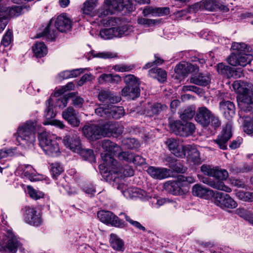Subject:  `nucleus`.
Masks as SVG:
<instances>
[{"label":"nucleus","mask_w":253,"mask_h":253,"mask_svg":"<svg viewBox=\"0 0 253 253\" xmlns=\"http://www.w3.org/2000/svg\"><path fill=\"white\" fill-rule=\"evenodd\" d=\"M103 163L99 168L102 176L106 181H115L118 177L117 174L121 173L125 176H131L134 174V171L131 167L126 165L123 168L121 167L114 158L106 154L102 155Z\"/></svg>","instance_id":"f257e3e1"},{"label":"nucleus","mask_w":253,"mask_h":253,"mask_svg":"<svg viewBox=\"0 0 253 253\" xmlns=\"http://www.w3.org/2000/svg\"><path fill=\"white\" fill-rule=\"evenodd\" d=\"M234 90L238 93L237 101L239 108V115L240 117H245V114L253 113V98L250 90L244 86L243 83L240 81L234 82L232 84Z\"/></svg>","instance_id":"f03ea898"},{"label":"nucleus","mask_w":253,"mask_h":253,"mask_svg":"<svg viewBox=\"0 0 253 253\" xmlns=\"http://www.w3.org/2000/svg\"><path fill=\"white\" fill-rule=\"evenodd\" d=\"M37 121L30 120L19 126L16 133V141L25 149L34 147L36 140L35 130Z\"/></svg>","instance_id":"7ed1b4c3"},{"label":"nucleus","mask_w":253,"mask_h":253,"mask_svg":"<svg viewBox=\"0 0 253 253\" xmlns=\"http://www.w3.org/2000/svg\"><path fill=\"white\" fill-rule=\"evenodd\" d=\"M247 45L244 43L234 42L231 46V49L234 50L227 58L228 63L233 66H246L253 59V56L247 54Z\"/></svg>","instance_id":"20e7f679"},{"label":"nucleus","mask_w":253,"mask_h":253,"mask_svg":"<svg viewBox=\"0 0 253 253\" xmlns=\"http://www.w3.org/2000/svg\"><path fill=\"white\" fill-rule=\"evenodd\" d=\"M39 145L45 153L49 156H58L60 149L58 143L53 137L46 131L39 133L38 136Z\"/></svg>","instance_id":"39448f33"},{"label":"nucleus","mask_w":253,"mask_h":253,"mask_svg":"<svg viewBox=\"0 0 253 253\" xmlns=\"http://www.w3.org/2000/svg\"><path fill=\"white\" fill-rule=\"evenodd\" d=\"M228 176V173L225 169H214L212 170V177L217 180L213 181L211 178L206 177L203 178V182L211 187L218 190L227 193L231 192V189L225 185L222 180H225Z\"/></svg>","instance_id":"423d86ee"},{"label":"nucleus","mask_w":253,"mask_h":253,"mask_svg":"<svg viewBox=\"0 0 253 253\" xmlns=\"http://www.w3.org/2000/svg\"><path fill=\"white\" fill-rule=\"evenodd\" d=\"M170 129L176 135L188 136L195 131V125L191 122H181L179 120L174 121L169 124Z\"/></svg>","instance_id":"0eeeda50"},{"label":"nucleus","mask_w":253,"mask_h":253,"mask_svg":"<svg viewBox=\"0 0 253 253\" xmlns=\"http://www.w3.org/2000/svg\"><path fill=\"white\" fill-rule=\"evenodd\" d=\"M212 201L222 209H235L238 205L236 202L229 195L219 192H215L213 194Z\"/></svg>","instance_id":"6e6552de"},{"label":"nucleus","mask_w":253,"mask_h":253,"mask_svg":"<svg viewBox=\"0 0 253 253\" xmlns=\"http://www.w3.org/2000/svg\"><path fill=\"white\" fill-rule=\"evenodd\" d=\"M83 133L85 137L89 141H94L105 137L104 126H99L88 124L83 128Z\"/></svg>","instance_id":"1a4fd4ad"},{"label":"nucleus","mask_w":253,"mask_h":253,"mask_svg":"<svg viewBox=\"0 0 253 253\" xmlns=\"http://www.w3.org/2000/svg\"><path fill=\"white\" fill-rule=\"evenodd\" d=\"M97 216L103 223L111 224L119 228L125 226V222L115 215L113 212L108 211H101L98 212Z\"/></svg>","instance_id":"9d476101"},{"label":"nucleus","mask_w":253,"mask_h":253,"mask_svg":"<svg viewBox=\"0 0 253 253\" xmlns=\"http://www.w3.org/2000/svg\"><path fill=\"white\" fill-rule=\"evenodd\" d=\"M123 0H105V4L98 9L99 17L113 14L114 10H121L123 8Z\"/></svg>","instance_id":"9b49d317"},{"label":"nucleus","mask_w":253,"mask_h":253,"mask_svg":"<svg viewBox=\"0 0 253 253\" xmlns=\"http://www.w3.org/2000/svg\"><path fill=\"white\" fill-rule=\"evenodd\" d=\"M24 209V219L27 223L34 226H39L42 223V216L35 208L26 207Z\"/></svg>","instance_id":"f8f14e48"},{"label":"nucleus","mask_w":253,"mask_h":253,"mask_svg":"<svg viewBox=\"0 0 253 253\" xmlns=\"http://www.w3.org/2000/svg\"><path fill=\"white\" fill-rule=\"evenodd\" d=\"M4 240V250L8 253H16L21 246V243L10 230L7 231Z\"/></svg>","instance_id":"ddd939ff"},{"label":"nucleus","mask_w":253,"mask_h":253,"mask_svg":"<svg viewBox=\"0 0 253 253\" xmlns=\"http://www.w3.org/2000/svg\"><path fill=\"white\" fill-rule=\"evenodd\" d=\"M65 145L74 152L81 151L82 146L80 136L74 131H70L63 138Z\"/></svg>","instance_id":"4468645a"},{"label":"nucleus","mask_w":253,"mask_h":253,"mask_svg":"<svg viewBox=\"0 0 253 253\" xmlns=\"http://www.w3.org/2000/svg\"><path fill=\"white\" fill-rule=\"evenodd\" d=\"M232 135L231 126L230 124H227L223 128L221 133L213 141L217 145L220 149L226 150L227 148L228 141Z\"/></svg>","instance_id":"2eb2a0df"},{"label":"nucleus","mask_w":253,"mask_h":253,"mask_svg":"<svg viewBox=\"0 0 253 253\" xmlns=\"http://www.w3.org/2000/svg\"><path fill=\"white\" fill-rule=\"evenodd\" d=\"M212 112L206 106H201L197 108L195 121L203 127H208L210 119Z\"/></svg>","instance_id":"dca6fc26"},{"label":"nucleus","mask_w":253,"mask_h":253,"mask_svg":"<svg viewBox=\"0 0 253 253\" xmlns=\"http://www.w3.org/2000/svg\"><path fill=\"white\" fill-rule=\"evenodd\" d=\"M169 150L177 157H185V146L180 143L179 140L174 138H169L165 142Z\"/></svg>","instance_id":"f3484780"},{"label":"nucleus","mask_w":253,"mask_h":253,"mask_svg":"<svg viewBox=\"0 0 253 253\" xmlns=\"http://www.w3.org/2000/svg\"><path fill=\"white\" fill-rule=\"evenodd\" d=\"M55 27L60 32H66L72 28V21L65 14L58 16L54 24Z\"/></svg>","instance_id":"a211bd4d"},{"label":"nucleus","mask_w":253,"mask_h":253,"mask_svg":"<svg viewBox=\"0 0 253 253\" xmlns=\"http://www.w3.org/2000/svg\"><path fill=\"white\" fill-rule=\"evenodd\" d=\"M100 143L102 148L105 150L104 153L101 154V157L103 154H106L113 158L112 155H117L118 152L121 151V148L119 145L109 140L104 139L100 142Z\"/></svg>","instance_id":"6ab92c4d"},{"label":"nucleus","mask_w":253,"mask_h":253,"mask_svg":"<svg viewBox=\"0 0 253 253\" xmlns=\"http://www.w3.org/2000/svg\"><path fill=\"white\" fill-rule=\"evenodd\" d=\"M147 171L151 177L155 179H164L170 175V169L166 168L149 167Z\"/></svg>","instance_id":"aec40b11"},{"label":"nucleus","mask_w":253,"mask_h":253,"mask_svg":"<svg viewBox=\"0 0 253 253\" xmlns=\"http://www.w3.org/2000/svg\"><path fill=\"white\" fill-rule=\"evenodd\" d=\"M193 195L205 199H209L211 196L213 197L215 192L212 190L206 188L203 185L196 184L193 185L192 189Z\"/></svg>","instance_id":"412c9836"},{"label":"nucleus","mask_w":253,"mask_h":253,"mask_svg":"<svg viewBox=\"0 0 253 253\" xmlns=\"http://www.w3.org/2000/svg\"><path fill=\"white\" fill-rule=\"evenodd\" d=\"M22 11V7L14 6L7 7L0 5V16H2L7 20L8 17H17L20 15Z\"/></svg>","instance_id":"4be33fe9"},{"label":"nucleus","mask_w":253,"mask_h":253,"mask_svg":"<svg viewBox=\"0 0 253 253\" xmlns=\"http://www.w3.org/2000/svg\"><path fill=\"white\" fill-rule=\"evenodd\" d=\"M62 117L73 126H78L80 120L77 118V113L72 107H69L62 112Z\"/></svg>","instance_id":"5701e85b"},{"label":"nucleus","mask_w":253,"mask_h":253,"mask_svg":"<svg viewBox=\"0 0 253 253\" xmlns=\"http://www.w3.org/2000/svg\"><path fill=\"white\" fill-rule=\"evenodd\" d=\"M219 109L227 119H231L235 113L234 104L230 101L223 100L219 103Z\"/></svg>","instance_id":"b1692460"},{"label":"nucleus","mask_w":253,"mask_h":253,"mask_svg":"<svg viewBox=\"0 0 253 253\" xmlns=\"http://www.w3.org/2000/svg\"><path fill=\"white\" fill-rule=\"evenodd\" d=\"M103 126L105 136L110 134L117 137L123 133L122 126H120L116 123L108 122L103 124Z\"/></svg>","instance_id":"393cba45"},{"label":"nucleus","mask_w":253,"mask_h":253,"mask_svg":"<svg viewBox=\"0 0 253 253\" xmlns=\"http://www.w3.org/2000/svg\"><path fill=\"white\" fill-rule=\"evenodd\" d=\"M186 153H187V158L189 161L192 162L195 164H199L201 163L200 153L195 146L185 145L184 148L185 156Z\"/></svg>","instance_id":"a878e982"},{"label":"nucleus","mask_w":253,"mask_h":253,"mask_svg":"<svg viewBox=\"0 0 253 253\" xmlns=\"http://www.w3.org/2000/svg\"><path fill=\"white\" fill-rule=\"evenodd\" d=\"M180 181H168L164 184V188L169 193L173 195H181L183 191L181 188Z\"/></svg>","instance_id":"bb28decb"},{"label":"nucleus","mask_w":253,"mask_h":253,"mask_svg":"<svg viewBox=\"0 0 253 253\" xmlns=\"http://www.w3.org/2000/svg\"><path fill=\"white\" fill-rule=\"evenodd\" d=\"M51 23L52 21H50L44 30L42 32L38 34L36 38H39L45 37L48 40H54L57 35L58 30L56 28H55V26L52 25Z\"/></svg>","instance_id":"cd10ccee"},{"label":"nucleus","mask_w":253,"mask_h":253,"mask_svg":"<svg viewBox=\"0 0 253 253\" xmlns=\"http://www.w3.org/2000/svg\"><path fill=\"white\" fill-rule=\"evenodd\" d=\"M98 98L100 101L108 104L116 103L121 100L120 97L115 96L107 90H101L98 94Z\"/></svg>","instance_id":"c85d7f7f"},{"label":"nucleus","mask_w":253,"mask_h":253,"mask_svg":"<svg viewBox=\"0 0 253 253\" xmlns=\"http://www.w3.org/2000/svg\"><path fill=\"white\" fill-rule=\"evenodd\" d=\"M122 94L130 99L138 97L140 95L139 85H126L122 90Z\"/></svg>","instance_id":"c756f323"},{"label":"nucleus","mask_w":253,"mask_h":253,"mask_svg":"<svg viewBox=\"0 0 253 253\" xmlns=\"http://www.w3.org/2000/svg\"><path fill=\"white\" fill-rule=\"evenodd\" d=\"M148 74L152 78L157 79L161 83H164L167 80L166 71L160 68H152L149 70Z\"/></svg>","instance_id":"7c9ffc66"},{"label":"nucleus","mask_w":253,"mask_h":253,"mask_svg":"<svg viewBox=\"0 0 253 253\" xmlns=\"http://www.w3.org/2000/svg\"><path fill=\"white\" fill-rule=\"evenodd\" d=\"M98 0H86L81 6V10L84 15H91L97 6Z\"/></svg>","instance_id":"2f4dec72"},{"label":"nucleus","mask_w":253,"mask_h":253,"mask_svg":"<svg viewBox=\"0 0 253 253\" xmlns=\"http://www.w3.org/2000/svg\"><path fill=\"white\" fill-rule=\"evenodd\" d=\"M98 81L100 84H103L105 83L117 84L121 81V78L118 75L103 74L99 77Z\"/></svg>","instance_id":"473e14b6"},{"label":"nucleus","mask_w":253,"mask_h":253,"mask_svg":"<svg viewBox=\"0 0 253 253\" xmlns=\"http://www.w3.org/2000/svg\"><path fill=\"white\" fill-rule=\"evenodd\" d=\"M211 79L209 76L203 74H200L192 77L190 79L191 83L201 86H206L210 82Z\"/></svg>","instance_id":"72a5a7b5"},{"label":"nucleus","mask_w":253,"mask_h":253,"mask_svg":"<svg viewBox=\"0 0 253 253\" xmlns=\"http://www.w3.org/2000/svg\"><path fill=\"white\" fill-rule=\"evenodd\" d=\"M32 50L37 57L41 58L47 53V49L43 42H36L32 47Z\"/></svg>","instance_id":"f704fd0d"},{"label":"nucleus","mask_w":253,"mask_h":253,"mask_svg":"<svg viewBox=\"0 0 253 253\" xmlns=\"http://www.w3.org/2000/svg\"><path fill=\"white\" fill-rule=\"evenodd\" d=\"M122 193L124 196L126 198L137 197L142 198L146 196V192L144 191L135 187L123 191Z\"/></svg>","instance_id":"c9c22d12"},{"label":"nucleus","mask_w":253,"mask_h":253,"mask_svg":"<svg viewBox=\"0 0 253 253\" xmlns=\"http://www.w3.org/2000/svg\"><path fill=\"white\" fill-rule=\"evenodd\" d=\"M244 119L243 122V130L248 134L253 133V114L249 115H245V117H242Z\"/></svg>","instance_id":"e433bc0d"},{"label":"nucleus","mask_w":253,"mask_h":253,"mask_svg":"<svg viewBox=\"0 0 253 253\" xmlns=\"http://www.w3.org/2000/svg\"><path fill=\"white\" fill-rule=\"evenodd\" d=\"M110 242L111 247L118 251H123L125 249L124 243L116 235L111 234L110 235Z\"/></svg>","instance_id":"4c0bfd02"},{"label":"nucleus","mask_w":253,"mask_h":253,"mask_svg":"<svg viewBox=\"0 0 253 253\" xmlns=\"http://www.w3.org/2000/svg\"><path fill=\"white\" fill-rule=\"evenodd\" d=\"M109 119H119L125 115V110L122 106L110 105Z\"/></svg>","instance_id":"58836bf2"},{"label":"nucleus","mask_w":253,"mask_h":253,"mask_svg":"<svg viewBox=\"0 0 253 253\" xmlns=\"http://www.w3.org/2000/svg\"><path fill=\"white\" fill-rule=\"evenodd\" d=\"M53 102V99L51 97L49 98L45 102L46 109L44 116L47 120H50L55 117L56 115L54 111Z\"/></svg>","instance_id":"ea45409f"},{"label":"nucleus","mask_w":253,"mask_h":253,"mask_svg":"<svg viewBox=\"0 0 253 253\" xmlns=\"http://www.w3.org/2000/svg\"><path fill=\"white\" fill-rule=\"evenodd\" d=\"M196 111L193 106H189L186 108L180 113V117L183 121H187L192 119L196 116Z\"/></svg>","instance_id":"a19ab883"},{"label":"nucleus","mask_w":253,"mask_h":253,"mask_svg":"<svg viewBox=\"0 0 253 253\" xmlns=\"http://www.w3.org/2000/svg\"><path fill=\"white\" fill-rule=\"evenodd\" d=\"M237 213L240 217L253 225V213L251 211L244 209H238L237 210Z\"/></svg>","instance_id":"79ce46f5"},{"label":"nucleus","mask_w":253,"mask_h":253,"mask_svg":"<svg viewBox=\"0 0 253 253\" xmlns=\"http://www.w3.org/2000/svg\"><path fill=\"white\" fill-rule=\"evenodd\" d=\"M110 105L109 104L99 105L95 109V113L99 116L109 119Z\"/></svg>","instance_id":"37998d69"},{"label":"nucleus","mask_w":253,"mask_h":253,"mask_svg":"<svg viewBox=\"0 0 253 253\" xmlns=\"http://www.w3.org/2000/svg\"><path fill=\"white\" fill-rule=\"evenodd\" d=\"M168 109V106L165 104L156 103L150 107V112L152 115H159L164 113Z\"/></svg>","instance_id":"c03bdc74"},{"label":"nucleus","mask_w":253,"mask_h":253,"mask_svg":"<svg viewBox=\"0 0 253 253\" xmlns=\"http://www.w3.org/2000/svg\"><path fill=\"white\" fill-rule=\"evenodd\" d=\"M100 35L104 39H110L117 37V32L115 27L104 29L100 31Z\"/></svg>","instance_id":"a18cd8bd"},{"label":"nucleus","mask_w":253,"mask_h":253,"mask_svg":"<svg viewBox=\"0 0 253 253\" xmlns=\"http://www.w3.org/2000/svg\"><path fill=\"white\" fill-rule=\"evenodd\" d=\"M74 95V93H69L63 97L53 99V101L56 102V106H58L60 108H63L67 106L68 99L73 97Z\"/></svg>","instance_id":"49530a36"},{"label":"nucleus","mask_w":253,"mask_h":253,"mask_svg":"<svg viewBox=\"0 0 253 253\" xmlns=\"http://www.w3.org/2000/svg\"><path fill=\"white\" fill-rule=\"evenodd\" d=\"M203 10L215 11L220 8L219 4L214 0H203Z\"/></svg>","instance_id":"de8ad7c7"},{"label":"nucleus","mask_w":253,"mask_h":253,"mask_svg":"<svg viewBox=\"0 0 253 253\" xmlns=\"http://www.w3.org/2000/svg\"><path fill=\"white\" fill-rule=\"evenodd\" d=\"M232 67L225 65L221 63H219L217 66V71L220 74L224 75L227 78H229V74H230Z\"/></svg>","instance_id":"09e8293b"},{"label":"nucleus","mask_w":253,"mask_h":253,"mask_svg":"<svg viewBox=\"0 0 253 253\" xmlns=\"http://www.w3.org/2000/svg\"><path fill=\"white\" fill-rule=\"evenodd\" d=\"M50 167V172L54 178H56L63 171L62 167L58 163L51 164Z\"/></svg>","instance_id":"8fccbe9b"},{"label":"nucleus","mask_w":253,"mask_h":253,"mask_svg":"<svg viewBox=\"0 0 253 253\" xmlns=\"http://www.w3.org/2000/svg\"><path fill=\"white\" fill-rule=\"evenodd\" d=\"M221 125V121L220 120L219 117L212 113L210 119V122L209 124H208V126H211L214 129H216L220 127Z\"/></svg>","instance_id":"3c124183"},{"label":"nucleus","mask_w":253,"mask_h":253,"mask_svg":"<svg viewBox=\"0 0 253 253\" xmlns=\"http://www.w3.org/2000/svg\"><path fill=\"white\" fill-rule=\"evenodd\" d=\"M230 169L234 173H238L249 172L253 169V168L247 164H244L243 165H240L238 167H232Z\"/></svg>","instance_id":"603ef678"},{"label":"nucleus","mask_w":253,"mask_h":253,"mask_svg":"<svg viewBox=\"0 0 253 253\" xmlns=\"http://www.w3.org/2000/svg\"><path fill=\"white\" fill-rule=\"evenodd\" d=\"M115 28L117 32V37H121L123 35H127L131 30V27L127 25H124Z\"/></svg>","instance_id":"864d4df0"},{"label":"nucleus","mask_w":253,"mask_h":253,"mask_svg":"<svg viewBox=\"0 0 253 253\" xmlns=\"http://www.w3.org/2000/svg\"><path fill=\"white\" fill-rule=\"evenodd\" d=\"M124 215L125 218L126 220L131 225L133 226L135 228L139 229L140 230H142L143 232H146V229L145 227L142 226L140 223L137 221H134L131 219L129 216H128L127 214H126L125 213L121 212L119 214V215Z\"/></svg>","instance_id":"5fc2aeb1"},{"label":"nucleus","mask_w":253,"mask_h":253,"mask_svg":"<svg viewBox=\"0 0 253 253\" xmlns=\"http://www.w3.org/2000/svg\"><path fill=\"white\" fill-rule=\"evenodd\" d=\"M23 175L30 179L31 181L38 180L37 175L35 173V170L31 166H28L23 171Z\"/></svg>","instance_id":"6e6d98bb"},{"label":"nucleus","mask_w":253,"mask_h":253,"mask_svg":"<svg viewBox=\"0 0 253 253\" xmlns=\"http://www.w3.org/2000/svg\"><path fill=\"white\" fill-rule=\"evenodd\" d=\"M93 57H97L102 58L104 59H111L117 57V54L115 53L107 51V52H100L98 53H92Z\"/></svg>","instance_id":"4d7b16f0"},{"label":"nucleus","mask_w":253,"mask_h":253,"mask_svg":"<svg viewBox=\"0 0 253 253\" xmlns=\"http://www.w3.org/2000/svg\"><path fill=\"white\" fill-rule=\"evenodd\" d=\"M118 157L120 160L125 161L127 162H132L134 159V154L128 151L118 152Z\"/></svg>","instance_id":"13d9d810"},{"label":"nucleus","mask_w":253,"mask_h":253,"mask_svg":"<svg viewBox=\"0 0 253 253\" xmlns=\"http://www.w3.org/2000/svg\"><path fill=\"white\" fill-rule=\"evenodd\" d=\"M74 87V84L72 82H70L66 85L63 86L61 88L56 90L54 95L55 97L59 96L68 90H73Z\"/></svg>","instance_id":"bf43d9fd"},{"label":"nucleus","mask_w":253,"mask_h":253,"mask_svg":"<svg viewBox=\"0 0 253 253\" xmlns=\"http://www.w3.org/2000/svg\"><path fill=\"white\" fill-rule=\"evenodd\" d=\"M123 143L128 149H135L139 147L138 141L134 138H126L123 140Z\"/></svg>","instance_id":"052dcab7"},{"label":"nucleus","mask_w":253,"mask_h":253,"mask_svg":"<svg viewBox=\"0 0 253 253\" xmlns=\"http://www.w3.org/2000/svg\"><path fill=\"white\" fill-rule=\"evenodd\" d=\"M175 72L179 75L186 76L187 75V63H180L174 68Z\"/></svg>","instance_id":"680f3d73"},{"label":"nucleus","mask_w":253,"mask_h":253,"mask_svg":"<svg viewBox=\"0 0 253 253\" xmlns=\"http://www.w3.org/2000/svg\"><path fill=\"white\" fill-rule=\"evenodd\" d=\"M124 80L126 85H139L136 78L133 75L129 74L124 77Z\"/></svg>","instance_id":"e2e57ef3"},{"label":"nucleus","mask_w":253,"mask_h":253,"mask_svg":"<svg viewBox=\"0 0 253 253\" xmlns=\"http://www.w3.org/2000/svg\"><path fill=\"white\" fill-rule=\"evenodd\" d=\"M137 23L140 25H145L146 27H150L151 25L156 24L158 21L154 19H146L143 17H138L137 20Z\"/></svg>","instance_id":"0e129e2a"},{"label":"nucleus","mask_w":253,"mask_h":253,"mask_svg":"<svg viewBox=\"0 0 253 253\" xmlns=\"http://www.w3.org/2000/svg\"><path fill=\"white\" fill-rule=\"evenodd\" d=\"M134 68V66L126 64L116 65L113 67V69L118 72H129Z\"/></svg>","instance_id":"69168bd1"},{"label":"nucleus","mask_w":253,"mask_h":253,"mask_svg":"<svg viewBox=\"0 0 253 253\" xmlns=\"http://www.w3.org/2000/svg\"><path fill=\"white\" fill-rule=\"evenodd\" d=\"M82 150V154L84 157L85 159L92 162L95 160V156L92 150L91 149H81Z\"/></svg>","instance_id":"338daca9"},{"label":"nucleus","mask_w":253,"mask_h":253,"mask_svg":"<svg viewBox=\"0 0 253 253\" xmlns=\"http://www.w3.org/2000/svg\"><path fill=\"white\" fill-rule=\"evenodd\" d=\"M12 38V32L9 30L7 31L3 37L1 44L5 47L8 46L11 42Z\"/></svg>","instance_id":"774afa93"}]
</instances>
